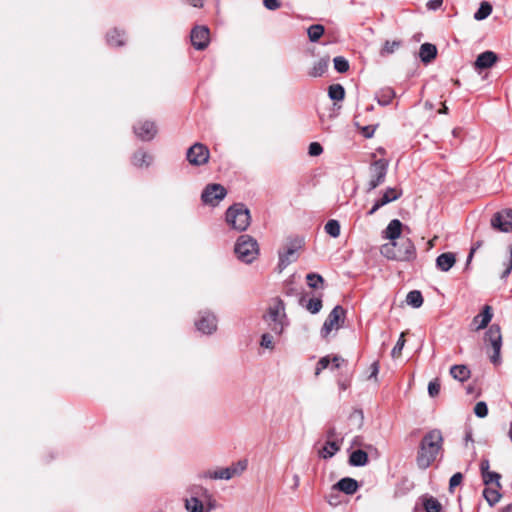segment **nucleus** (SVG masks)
I'll list each match as a JSON object with an SVG mask.
<instances>
[{
	"mask_svg": "<svg viewBox=\"0 0 512 512\" xmlns=\"http://www.w3.org/2000/svg\"><path fill=\"white\" fill-rule=\"evenodd\" d=\"M443 441V435L439 429H432L423 436L416 456L419 469L426 470L432 465L443 448Z\"/></svg>",
	"mask_w": 512,
	"mask_h": 512,
	"instance_id": "1",
	"label": "nucleus"
},
{
	"mask_svg": "<svg viewBox=\"0 0 512 512\" xmlns=\"http://www.w3.org/2000/svg\"><path fill=\"white\" fill-rule=\"evenodd\" d=\"M381 254L389 260L412 261L416 258V248L411 239L389 242L381 246Z\"/></svg>",
	"mask_w": 512,
	"mask_h": 512,
	"instance_id": "2",
	"label": "nucleus"
},
{
	"mask_svg": "<svg viewBox=\"0 0 512 512\" xmlns=\"http://www.w3.org/2000/svg\"><path fill=\"white\" fill-rule=\"evenodd\" d=\"M264 320L268 324L270 330L277 335H281L287 325L284 302L276 298L269 305Z\"/></svg>",
	"mask_w": 512,
	"mask_h": 512,
	"instance_id": "3",
	"label": "nucleus"
},
{
	"mask_svg": "<svg viewBox=\"0 0 512 512\" xmlns=\"http://www.w3.org/2000/svg\"><path fill=\"white\" fill-rule=\"evenodd\" d=\"M234 252L243 263H252L259 255V245L255 238L244 234L235 243Z\"/></svg>",
	"mask_w": 512,
	"mask_h": 512,
	"instance_id": "4",
	"label": "nucleus"
},
{
	"mask_svg": "<svg viewBox=\"0 0 512 512\" xmlns=\"http://www.w3.org/2000/svg\"><path fill=\"white\" fill-rule=\"evenodd\" d=\"M227 223L237 231H245L251 222L249 209L242 203H236L226 211Z\"/></svg>",
	"mask_w": 512,
	"mask_h": 512,
	"instance_id": "5",
	"label": "nucleus"
},
{
	"mask_svg": "<svg viewBox=\"0 0 512 512\" xmlns=\"http://www.w3.org/2000/svg\"><path fill=\"white\" fill-rule=\"evenodd\" d=\"M388 161L385 159H378L372 162L369 166V176L367 191L370 192L383 184L386 179L388 171Z\"/></svg>",
	"mask_w": 512,
	"mask_h": 512,
	"instance_id": "6",
	"label": "nucleus"
},
{
	"mask_svg": "<svg viewBox=\"0 0 512 512\" xmlns=\"http://www.w3.org/2000/svg\"><path fill=\"white\" fill-rule=\"evenodd\" d=\"M485 342L489 343L493 349V354L490 356V360L493 364L497 365L501 362V347H502V335L500 326L493 324L485 333Z\"/></svg>",
	"mask_w": 512,
	"mask_h": 512,
	"instance_id": "7",
	"label": "nucleus"
},
{
	"mask_svg": "<svg viewBox=\"0 0 512 512\" xmlns=\"http://www.w3.org/2000/svg\"><path fill=\"white\" fill-rule=\"evenodd\" d=\"M302 245V239H294L287 243L283 251L279 252L278 266L280 270H283L297 259V252L302 248Z\"/></svg>",
	"mask_w": 512,
	"mask_h": 512,
	"instance_id": "8",
	"label": "nucleus"
},
{
	"mask_svg": "<svg viewBox=\"0 0 512 512\" xmlns=\"http://www.w3.org/2000/svg\"><path fill=\"white\" fill-rule=\"evenodd\" d=\"M210 151L208 147L202 143L193 144L186 153L188 162L193 166H201L208 162Z\"/></svg>",
	"mask_w": 512,
	"mask_h": 512,
	"instance_id": "9",
	"label": "nucleus"
},
{
	"mask_svg": "<svg viewBox=\"0 0 512 512\" xmlns=\"http://www.w3.org/2000/svg\"><path fill=\"white\" fill-rule=\"evenodd\" d=\"M227 191L221 184H209L202 192V201L211 206H216L226 196Z\"/></svg>",
	"mask_w": 512,
	"mask_h": 512,
	"instance_id": "10",
	"label": "nucleus"
},
{
	"mask_svg": "<svg viewBox=\"0 0 512 512\" xmlns=\"http://www.w3.org/2000/svg\"><path fill=\"white\" fill-rule=\"evenodd\" d=\"M192 46L199 51L206 49L210 43V30L207 26L196 25L190 33Z\"/></svg>",
	"mask_w": 512,
	"mask_h": 512,
	"instance_id": "11",
	"label": "nucleus"
},
{
	"mask_svg": "<svg viewBox=\"0 0 512 512\" xmlns=\"http://www.w3.org/2000/svg\"><path fill=\"white\" fill-rule=\"evenodd\" d=\"M345 310L340 306H335L326 318L321 333L324 337L328 336L333 329H338L343 322Z\"/></svg>",
	"mask_w": 512,
	"mask_h": 512,
	"instance_id": "12",
	"label": "nucleus"
},
{
	"mask_svg": "<svg viewBox=\"0 0 512 512\" xmlns=\"http://www.w3.org/2000/svg\"><path fill=\"white\" fill-rule=\"evenodd\" d=\"M491 226L501 232L512 231V209H505L494 214Z\"/></svg>",
	"mask_w": 512,
	"mask_h": 512,
	"instance_id": "13",
	"label": "nucleus"
},
{
	"mask_svg": "<svg viewBox=\"0 0 512 512\" xmlns=\"http://www.w3.org/2000/svg\"><path fill=\"white\" fill-rule=\"evenodd\" d=\"M195 326L201 333L210 335L217 330V318L209 311L200 312L199 319L195 322Z\"/></svg>",
	"mask_w": 512,
	"mask_h": 512,
	"instance_id": "14",
	"label": "nucleus"
},
{
	"mask_svg": "<svg viewBox=\"0 0 512 512\" xmlns=\"http://www.w3.org/2000/svg\"><path fill=\"white\" fill-rule=\"evenodd\" d=\"M133 129L135 135L142 141L152 140L157 133L156 125L151 121L139 122L133 127Z\"/></svg>",
	"mask_w": 512,
	"mask_h": 512,
	"instance_id": "15",
	"label": "nucleus"
},
{
	"mask_svg": "<svg viewBox=\"0 0 512 512\" xmlns=\"http://www.w3.org/2000/svg\"><path fill=\"white\" fill-rule=\"evenodd\" d=\"M359 484L351 477H344L332 486L333 491H341L346 495H353L357 492Z\"/></svg>",
	"mask_w": 512,
	"mask_h": 512,
	"instance_id": "16",
	"label": "nucleus"
},
{
	"mask_svg": "<svg viewBox=\"0 0 512 512\" xmlns=\"http://www.w3.org/2000/svg\"><path fill=\"white\" fill-rule=\"evenodd\" d=\"M403 224L398 219H393L389 222L385 230L382 232L383 238L388 239L390 242H398Z\"/></svg>",
	"mask_w": 512,
	"mask_h": 512,
	"instance_id": "17",
	"label": "nucleus"
},
{
	"mask_svg": "<svg viewBox=\"0 0 512 512\" xmlns=\"http://www.w3.org/2000/svg\"><path fill=\"white\" fill-rule=\"evenodd\" d=\"M493 317L492 309L489 305H485L483 311L473 318L472 324L475 330H481L487 327Z\"/></svg>",
	"mask_w": 512,
	"mask_h": 512,
	"instance_id": "18",
	"label": "nucleus"
},
{
	"mask_svg": "<svg viewBox=\"0 0 512 512\" xmlns=\"http://www.w3.org/2000/svg\"><path fill=\"white\" fill-rule=\"evenodd\" d=\"M456 263V256L453 252L440 254L436 258V267L442 272H448Z\"/></svg>",
	"mask_w": 512,
	"mask_h": 512,
	"instance_id": "19",
	"label": "nucleus"
},
{
	"mask_svg": "<svg viewBox=\"0 0 512 512\" xmlns=\"http://www.w3.org/2000/svg\"><path fill=\"white\" fill-rule=\"evenodd\" d=\"M498 60L496 53L493 51H485L478 55L475 61V67L477 69H487L492 67Z\"/></svg>",
	"mask_w": 512,
	"mask_h": 512,
	"instance_id": "20",
	"label": "nucleus"
},
{
	"mask_svg": "<svg viewBox=\"0 0 512 512\" xmlns=\"http://www.w3.org/2000/svg\"><path fill=\"white\" fill-rule=\"evenodd\" d=\"M201 478L213 479V480H230L231 474L229 473L228 467L218 468L216 470H207L200 474Z\"/></svg>",
	"mask_w": 512,
	"mask_h": 512,
	"instance_id": "21",
	"label": "nucleus"
},
{
	"mask_svg": "<svg viewBox=\"0 0 512 512\" xmlns=\"http://www.w3.org/2000/svg\"><path fill=\"white\" fill-rule=\"evenodd\" d=\"M106 41L108 45L114 46V47H120L123 46L126 42V37L124 31H121L119 29H112L109 31L106 35Z\"/></svg>",
	"mask_w": 512,
	"mask_h": 512,
	"instance_id": "22",
	"label": "nucleus"
},
{
	"mask_svg": "<svg viewBox=\"0 0 512 512\" xmlns=\"http://www.w3.org/2000/svg\"><path fill=\"white\" fill-rule=\"evenodd\" d=\"M132 164L138 168L149 167L153 161L152 155L145 151L139 150L132 156Z\"/></svg>",
	"mask_w": 512,
	"mask_h": 512,
	"instance_id": "23",
	"label": "nucleus"
},
{
	"mask_svg": "<svg viewBox=\"0 0 512 512\" xmlns=\"http://www.w3.org/2000/svg\"><path fill=\"white\" fill-rule=\"evenodd\" d=\"M437 55V48L430 43H424L420 46L419 57L423 63H430Z\"/></svg>",
	"mask_w": 512,
	"mask_h": 512,
	"instance_id": "24",
	"label": "nucleus"
},
{
	"mask_svg": "<svg viewBox=\"0 0 512 512\" xmlns=\"http://www.w3.org/2000/svg\"><path fill=\"white\" fill-rule=\"evenodd\" d=\"M470 370L466 365H453L450 368V375L460 382H464L470 378Z\"/></svg>",
	"mask_w": 512,
	"mask_h": 512,
	"instance_id": "25",
	"label": "nucleus"
},
{
	"mask_svg": "<svg viewBox=\"0 0 512 512\" xmlns=\"http://www.w3.org/2000/svg\"><path fill=\"white\" fill-rule=\"evenodd\" d=\"M395 95V91L391 87H384L376 93V99L381 106H387Z\"/></svg>",
	"mask_w": 512,
	"mask_h": 512,
	"instance_id": "26",
	"label": "nucleus"
},
{
	"mask_svg": "<svg viewBox=\"0 0 512 512\" xmlns=\"http://www.w3.org/2000/svg\"><path fill=\"white\" fill-rule=\"evenodd\" d=\"M368 463V455L364 450L353 451L349 457V464L355 467L365 466Z\"/></svg>",
	"mask_w": 512,
	"mask_h": 512,
	"instance_id": "27",
	"label": "nucleus"
},
{
	"mask_svg": "<svg viewBox=\"0 0 512 512\" xmlns=\"http://www.w3.org/2000/svg\"><path fill=\"white\" fill-rule=\"evenodd\" d=\"M402 196V190L396 187H388L385 189L382 197L379 199L381 204L387 205L393 201H396Z\"/></svg>",
	"mask_w": 512,
	"mask_h": 512,
	"instance_id": "28",
	"label": "nucleus"
},
{
	"mask_svg": "<svg viewBox=\"0 0 512 512\" xmlns=\"http://www.w3.org/2000/svg\"><path fill=\"white\" fill-rule=\"evenodd\" d=\"M329 66V58H321L317 62L314 63L313 67L309 71V75L311 77H321L328 69Z\"/></svg>",
	"mask_w": 512,
	"mask_h": 512,
	"instance_id": "29",
	"label": "nucleus"
},
{
	"mask_svg": "<svg viewBox=\"0 0 512 512\" xmlns=\"http://www.w3.org/2000/svg\"><path fill=\"white\" fill-rule=\"evenodd\" d=\"M340 449V445L338 442L334 440H327L326 444L323 446L320 455L324 459H328L333 457Z\"/></svg>",
	"mask_w": 512,
	"mask_h": 512,
	"instance_id": "30",
	"label": "nucleus"
},
{
	"mask_svg": "<svg viewBox=\"0 0 512 512\" xmlns=\"http://www.w3.org/2000/svg\"><path fill=\"white\" fill-rule=\"evenodd\" d=\"M499 489L500 488H497V487L496 488L486 487L483 490V496L490 506H494L496 503L499 502V500L501 498Z\"/></svg>",
	"mask_w": 512,
	"mask_h": 512,
	"instance_id": "31",
	"label": "nucleus"
},
{
	"mask_svg": "<svg viewBox=\"0 0 512 512\" xmlns=\"http://www.w3.org/2000/svg\"><path fill=\"white\" fill-rule=\"evenodd\" d=\"M423 508L426 512H441V503L433 496H427L423 499Z\"/></svg>",
	"mask_w": 512,
	"mask_h": 512,
	"instance_id": "32",
	"label": "nucleus"
},
{
	"mask_svg": "<svg viewBox=\"0 0 512 512\" xmlns=\"http://www.w3.org/2000/svg\"><path fill=\"white\" fill-rule=\"evenodd\" d=\"M325 28L321 24H313L308 27L307 34L311 42H317L324 34Z\"/></svg>",
	"mask_w": 512,
	"mask_h": 512,
	"instance_id": "33",
	"label": "nucleus"
},
{
	"mask_svg": "<svg viewBox=\"0 0 512 512\" xmlns=\"http://www.w3.org/2000/svg\"><path fill=\"white\" fill-rule=\"evenodd\" d=\"M200 490L202 491L201 495L204 499V512H211L217 507V502L207 489L200 488Z\"/></svg>",
	"mask_w": 512,
	"mask_h": 512,
	"instance_id": "34",
	"label": "nucleus"
},
{
	"mask_svg": "<svg viewBox=\"0 0 512 512\" xmlns=\"http://www.w3.org/2000/svg\"><path fill=\"white\" fill-rule=\"evenodd\" d=\"M185 507L189 512H204V502L194 496L186 499Z\"/></svg>",
	"mask_w": 512,
	"mask_h": 512,
	"instance_id": "35",
	"label": "nucleus"
},
{
	"mask_svg": "<svg viewBox=\"0 0 512 512\" xmlns=\"http://www.w3.org/2000/svg\"><path fill=\"white\" fill-rule=\"evenodd\" d=\"M406 302L408 305L419 308L423 304V297L420 291L412 290L406 296Z\"/></svg>",
	"mask_w": 512,
	"mask_h": 512,
	"instance_id": "36",
	"label": "nucleus"
},
{
	"mask_svg": "<svg viewBox=\"0 0 512 512\" xmlns=\"http://www.w3.org/2000/svg\"><path fill=\"white\" fill-rule=\"evenodd\" d=\"M328 95L334 101H341L345 97V90L342 85L333 84L328 88Z\"/></svg>",
	"mask_w": 512,
	"mask_h": 512,
	"instance_id": "37",
	"label": "nucleus"
},
{
	"mask_svg": "<svg viewBox=\"0 0 512 512\" xmlns=\"http://www.w3.org/2000/svg\"><path fill=\"white\" fill-rule=\"evenodd\" d=\"M325 232L333 238H337L340 235L341 227L339 221L335 219L329 220L324 226Z\"/></svg>",
	"mask_w": 512,
	"mask_h": 512,
	"instance_id": "38",
	"label": "nucleus"
},
{
	"mask_svg": "<svg viewBox=\"0 0 512 512\" xmlns=\"http://www.w3.org/2000/svg\"><path fill=\"white\" fill-rule=\"evenodd\" d=\"M400 46H401V41H399V40H393V41L387 40L380 50V55L382 57L389 56V55L393 54Z\"/></svg>",
	"mask_w": 512,
	"mask_h": 512,
	"instance_id": "39",
	"label": "nucleus"
},
{
	"mask_svg": "<svg viewBox=\"0 0 512 512\" xmlns=\"http://www.w3.org/2000/svg\"><path fill=\"white\" fill-rule=\"evenodd\" d=\"M483 483L488 486L490 484H495L497 488H501L500 479L501 475L497 472L489 471L481 475Z\"/></svg>",
	"mask_w": 512,
	"mask_h": 512,
	"instance_id": "40",
	"label": "nucleus"
},
{
	"mask_svg": "<svg viewBox=\"0 0 512 512\" xmlns=\"http://www.w3.org/2000/svg\"><path fill=\"white\" fill-rule=\"evenodd\" d=\"M492 12V6L488 2H482L480 7L474 14V18L478 21L486 19Z\"/></svg>",
	"mask_w": 512,
	"mask_h": 512,
	"instance_id": "41",
	"label": "nucleus"
},
{
	"mask_svg": "<svg viewBox=\"0 0 512 512\" xmlns=\"http://www.w3.org/2000/svg\"><path fill=\"white\" fill-rule=\"evenodd\" d=\"M247 460H239L228 467L231 478L240 476L247 468Z\"/></svg>",
	"mask_w": 512,
	"mask_h": 512,
	"instance_id": "42",
	"label": "nucleus"
},
{
	"mask_svg": "<svg viewBox=\"0 0 512 512\" xmlns=\"http://www.w3.org/2000/svg\"><path fill=\"white\" fill-rule=\"evenodd\" d=\"M305 308L312 314L318 313L322 308V300L320 297L310 298L305 304Z\"/></svg>",
	"mask_w": 512,
	"mask_h": 512,
	"instance_id": "43",
	"label": "nucleus"
},
{
	"mask_svg": "<svg viewBox=\"0 0 512 512\" xmlns=\"http://www.w3.org/2000/svg\"><path fill=\"white\" fill-rule=\"evenodd\" d=\"M334 68L339 73H345L349 70V62L342 56L333 59Z\"/></svg>",
	"mask_w": 512,
	"mask_h": 512,
	"instance_id": "44",
	"label": "nucleus"
},
{
	"mask_svg": "<svg viewBox=\"0 0 512 512\" xmlns=\"http://www.w3.org/2000/svg\"><path fill=\"white\" fill-rule=\"evenodd\" d=\"M405 333L402 332L400 334V337L397 341V343L395 344V346L393 347L392 351H391V355L393 358H398L400 355H401V352H402V349L405 345Z\"/></svg>",
	"mask_w": 512,
	"mask_h": 512,
	"instance_id": "45",
	"label": "nucleus"
},
{
	"mask_svg": "<svg viewBox=\"0 0 512 512\" xmlns=\"http://www.w3.org/2000/svg\"><path fill=\"white\" fill-rule=\"evenodd\" d=\"M330 363L331 358L329 355L321 357L316 364L315 376H319L324 369H327L329 367Z\"/></svg>",
	"mask_w": 512,
	"mask_h": 512,
	"instance_id": "46",
	"label": "nucleus"
},
{
	"mask_svg": "<svg viewBox=\"0 0 512 512\" xmlns=\"http://www.w3.org/2000/svg\"><path fill=\"white\" fill-rule=\"evenodd\" d=\"M306 279H307V283H308L309 287H311V288H317L319 286V284H322L324 281L323 277L316 273H309L306 276Z\"/></svg>",
	"mask_w": 512,
	"mask_h": 512,
	"instance_id": "47",
	"label": "nucleus"
},
{
	"mask_svg": "<svg viewBox=\"0 0 512 512\" xmlns=\"http://www.w3.org/2000/svg\"><path fill=\"white\" fill-rule=\"evenodd\" d=\"M474 413L476 414V416H478L479 418H484L487 416L488 414V407H487V404L483 401H480L478 403H476L475 407H474Z\"/></svg>",
	"mask_w": 512,
	"mask_h": 512,
	"instance_id": "48",
	"label": "nucleus"
},
{
	"mask_svg": "<svg viewBox=\"0 0 512 512\" xmlns=\"http://www.w3.org/2000/svg\"><path fill=\"white\" fill-rule=\"evenodd\" d=\"M260 345H261V347H264L266 349L273 350L274 349L273 336L270 335L269 333H264L261 337Z\"/></svg>",
	"mask_w": 512,
	"mask_h": 512,
	"instance_id": "49",
	"label": "nucleus"
},
{
	"mask_svg": "<svg viewBox=\"0 0 512 512\" xmlns=\"http://www.w3.org/2000/svg\"><path fill=\"white\" fill-rule=\"evenodd\" d=\"M462 480H463V475H462V473L457 472V473H455L454 475H452V477H451V478H450V480H449V490H450V492H452V491H453V489H454L456 486L460 485V484H461V482H462Z\"/></svg>",
	"mask_w": 512,
	"mask_h": 512,
	"instance_id": "50",
	"label": "nucleus"
},
{
	"mask_svg": "<svg viewBox=\"0 0 512 512\" xmlns=\"http://www.w3.org/2000/svg\"><path fill=\"white\" fill-rule=\"evenodd\" d=\"M428 393L431 397H436L440 393V383L438 380L430 381L428 384Z\"/></svg>",
	"mask_w": 512,
	"mask_h": 512,
	"instance_id": "51",
	"label": "nucleus"
},
{
	"mask_svg": "<svg viewBox=\"0 0 512 512\" xmlns=\"http://www.w3.org/2000/svg\"><path fill=\"white\" fill-rule=\"evenodd\" d=\"M508 251H509V262L505 268V270L502 272L501 274V278L502 279H506L509 274L512 272V243L508 246Z\"/></svg>",
	"mask_w": 512,
	"mask_h": 512,
	"instance_id": "52",
	"label": "nucleus"
},
{
	"mask_svg": "<svg viewBox=\"0 0 512 512\" xmlns=\"http://www.w3.org/2000/svg\"><path fill=\"white\" fill-rule=\"evenodd\" d=\"M323 152V148L320 143L312 142L309 145L308 153L310 156H319Z\"/></svg>",
	"mask_w": 512,
	"mask_h": 512,
	"instance_id": "53",
	"label": "nucleus"
},
{
	"mask_svg": "<svg viewBox=\"0 0 512 512\" xmlns=\"http://www.w3.org/2000/svg\"><path fill=\"white\" fill-rule=\"evenodd\" d=\"M263 5L268 10H276V9H278L281 6L279 0H263Z\"/></svg>",
	"mask_w": 512,
	"mask_h": 512,
	"instance_id": "54",
	"label": "nucleus"
},
{
	"mask_svg": "<svg viewBox=\"0 0 512 512\" xmlns=\"http://www.w3.org/2000/svg\"><path fill=\"white\" fill-rule=\"evenodd\" d=\"M483 242L482 241H477L472 247H471V250L469 252V255L467 257V264H469L473 258V255L474 253L476 252L477 249H479L481 246H482Z\"/></svg>",
	"mask_w": 512,
	"mask_h": 512,
	"instance_id": "55",
	"label": "nucleus"
},
{
	"mask_svg": "<svg viewBox=\"0 0 512 512\" xmlns=\"http://www.w3.org/2000/svg\"><path fill=\"white\" fill-rule=\"evenodd\" d=\"M443 0H429L427 2V8L429 10H437L441 7Z\"/></svg>",
	"mask_w": 512,
	"mask_h": 512,
	"instance_id": "56",
	"label": "nucleus"
},
{
	"mask_svg": "<svg viewBox=\"0 0 512 512\" xmlns=\"http://www.w3.org/2000/svg\"><path fill=\"white\" fill-rule=\"evenodd\" d=\"M183 3L188 4L195 8H202L205 0H181Z\"/></svg>",
	"mask_w": 512,
	"mask_h": 512,
	"instance_id": "57",
	"label": "nucleus"
},
{
	"mask_svg": "<svg viewBox=\"0 0 512 512\" xmlns=\"http://www.w3.org/2000/svg\"><path fill=\"white\" fill-rule=\"evenodd\" d=\"M490 471V462L487 458H483L480 462L481 475Z\"/></svg>",
	"mask_w": 512,
	"mask_h": 512,
	"instance_id": "58",
	"label": "nucleus"
},
{
	"mask_svg": "<svg viewBox=\"0 0 512 512\" xmlns=\"http://www.w3.org/2000/svg\"><path fill=\"white\" fill-rule=\"evenodd\" d=\"M331 362H332V367L331 368L332 369H338L340 367V365H341V362H344V359L341 358L340 356L335 355V356H333L331 358Z\"/></svg>",
	"mask_w": 512,
	"mask_h": 512,
	"instance_id": "59",
	"label": "nucleus"
},
{
	"mask_svg": "<svg viewBox=\"0 0 512 512\" xmlns=\"http://www.w3.org/2000/svg\"><path fill=\"white\" fill-rule=\"evenodd\" d=\"M371 373L369 378H376L378 372H379V364L378 362H373L370 366Z\"/></svg>",
	"mask_w": 512,
	"mask_h": 512,
	"instance_id": "60",
	"label": "nucleus"
},
{
	"mask_svg": "<svg viewBox=\"0 0 512 512\" xmlns=\"http://www.w3.org/2000/svg\"><path fill=\"white\" fill-rule=\"evenodd\" d=\"M382 206H384L383 204H381V201L378 199L375 201L374 205L372 206V208L368 211V215L371 216L373 215L378 209H380Z\"/></svg>",
	"mask_w": 512,
	"mask_h": 512,
	"instance_id": "61",
	"label": "nucleus"
},
{
	"mask_svg": "<svg viewBox=\"0 0 512 512\" xmlns=\"http://www.w3.org/2000/svg\"><path fill=\"white\" fill-rule=\"evenodd\" d=\"M328 502H329L330 505H333V506L337 505L338 504L337 496H334L332 494L329 495L328 496Z\"/></svg>",
	"mask_w": 512,
	"mask_h": 512,
	"instance_id": "62",
	"label": "nucleus"
},
{
	"mask_svg": "<svg viewBox=\"0 0 512 512\" xmlns=\"http://www.w3.org/2000/svg\"><path fill=\"white\" fill-rule=\"evenodd\" d=\"M501 512H512V504H508L501 509Z\"/></svg>",
	"mask_w": 512,
	"mask_h": 512,
	"instance_id": "63",
	"label": "nucleus"
},
{
	"mask_svg": "<svg viewBox=\"0 0 512 512\" xmlns=\"http://www.w3.org/2000/svg\"><path fill=\"white\" fill-rule=\"evenodd\" d=\"M293 480H294V488H297L299 486V483H300L299 476L298 475H294Z\"/></svg>",
	"mask_w": 512,
	"mask_h": 512,
	"instance_id": "64",
	"label": "nucleus"
}]
</instances>
